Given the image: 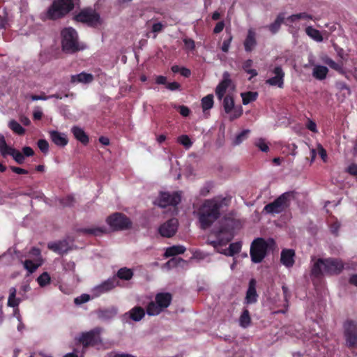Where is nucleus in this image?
<instances>
[{
	"label": "nucleus",
	"instance_id": "1",
	"mask_svg": "<svg viewBox=\"0 0 357 357\" xmlns=\"http://www.w3.org/2000/svg\"><path fill=\"white\" fill-rule=\"evenodd\" d=\"M224 199L213 198L205 200L198 210L199 221L202 229L209 227L220 216Z\"/></svg>",
	"mask_w": 357,
	"mask_h": 357
},
{
	"label": "nucleus",
	"instance_id": "2",
	"mask_svg": "<svg viewBox=\"0 0 357 357\" xmlns=\"http://www.w3.org/2000/svg\"><path fill=\"white\" fill-rule=\"evenodd\" d=\"M233 237L234 234L231 229L223 228L218 232L217 239L215 241L208 240V243L211 245L217 252L225 256H234L241 251L242 245L241 242H236L231 243L228 248H226V245Z\"/></svg>",
	"mask_w": 357,
	"mask_h": 357
},
{
	"label": "nucleus",
	"instance_id": "3",
	"mask_svg": "<svg viewBox=\"0 0 357 357\" xmlns=\"http://www.w3.org/2000/svg\"><path fill=\"white\" fill-rule=\"evenodd\" d=\"M343 268L344 264L339 259H319L312 266V273L315 276L336 275L339 274Z\"/></svg>",
	"mask_w": 357,
	"mask_h": 357
},
{
	"label": "nucleus",
	"instance_id": "4",
	"mask_svg": "<svg viewBox=\"0 0 357 357\" xmlns=\"http://www.w3.org/2000/svg\"><path fill=\"white\" fill-rule=\"evenodd\" d=\"M18 257L29 274L35 272L43 264L41 251L35 247L30 248L24 255L18 256Z\"/></svg>",
	"mask_w": 357,
	"mask_h": 357
},
{
	"label": "nucleus",
	"instance_id": "5",
	"mask_svg": "<svg viewBox=\"0 0 357 357\" xmlns=\"http://www.w3.org/2000/svg\"><path fill=\"white\" fill-rule=\"evenodd\" d=\"M77 0H54L49 8L46 16L50 20L61 18L71 11Z\"/></svg>",
	"mask_w": 357,
	"mask_h": 357
},
{
	"label": "nucleus",
	"instance_id": "6",
	"mask_svg": "<svg viewBox=\"0 0 357 357\" xmlns=\"http://www.w3.org/2000/svg\"><path fill=\"white\" fill-rule=\"evenodd\" d=\"M172 296L169 293H159L156 294L155 301L149 303L146 307V313L149 316L158 315L171 303Z\"/></svg>",
	"mask_w": 357,
	"mask_h": 357
},
{
	"label": "nucleus",
	"instance_id": "7",
	"mask_svg": "<svg viewBox=\"0 0 357 357\" xmlns=\"http://www.w3.org/2000/svg\"><path fill=\"white\" fill-rule=\"evenodd\" d=\"M62 36V48L63 50L68 53H73L82 49L78 43V37L76 31L68 27L64 29L61 32Z\"/></svg>",
	"mask_w": 357,
	"mask_h": 357
},
{
	"label": "nucleus",
	"instance_id": "8",
	"mask_svg": "<svg viewBox=\"0 0 357 357\" xmlns=\"http://www.w3.org/2000/svg\"><path fill=\"white\" fill-rule=\"evenodd\" d=\"M273 243V240L266 241L263 238L255 239L250 247V257L254 263L261 262L266 255L268 247Z\"/></svg>",
	"mask_w": 357,
	"mask_h": 357
},
{
	"label": "nucleus",
	"instance_id": "9",
	"mask_svg": "<svg viewBox=\"0 0 357 357\" xmlns=\"http://www.w3.org/2000/svg\"><path fill=\"white\" fill-rule=\"evenodd\" d=\"M294 197L291 192H285L276 199L273 202L265 206L264 210L267 213H279L285 210Z\"/></svg>",
	"mask_w": 357,
	"mask_h": 357
},
{
	"label": "nucleus",
	"instance_id": "10",
	"mask_svg": "<svg viewBox=\"0 0 357 357\" xmlns=\"http://www.w3.org/2000/svg\"><path fill=\"white\" fill-rule=\"evenodd\" d=\"M75 20L90 26H96L101 24L102 22L99 13L91 8L82 10L75 16Z\"/></svg>",
	"mask_w": 357,
	"mask_h": 357
},
{
	"label": "nucleus",
	"instance_id": "11",
	"mask_svg": "<svg viewBox=\"0 0 357 357\" xmlns=\"http://www.w3.org/2000/svg\"><path fill=\"white\" fill-rule=\"evenodd\" d=\"M107 223L113 230H122L130 227V219L121 213H115L107 218Z\"/></svg>",
	"mask_w": 357,
	"mask_h": 357
},
{
	"label": "nucleus",
	"instance_id": "12",
	"mask_svg": "<svg viewBox=\"0 0 357 357\" xmlns=\"http://www.w3.org/2000/svg\"><path fill=\"white\" fill-rule=\"evenodd\" d=\"M180 202V193L177 192L173 193L162 192L157 199L154 201V204L161 208H165L168 206H176Z\"/></svg>",
	"mask_w": 357,
	"mask_h": 357
},
{
	"label": "nucleus",
	"instance_id": "13",
	"mask_svg": "<svg viewBox=\"0 0 357 357\" xmlns=\"http://www.w3.org/2000/svg\"><path fill=\"white\" fill-rule=\"evenodd\" d=\"M234 89L235 85L231 79L230 74L228 72H224L222 79L215 89V95L218 100H222L227 92L234 91Z\"/></svg>",
	"mask_w": 357,
	"mask_h": 357
},
{
	"label": "nucleus",
	"instance_id": "14",
	"mask_svg": "<svg viewBox=\"0 0 357 357\" xmlns=\"http://www.w3.org/2000/svg\"><path fill=\"white\" fill-rule=\"evenodd\" d=\"M344 337L348 347L357 348V324L354 321L345 323Z\"/></svg>",
	"mask_w": 357,
	"mask_h": 357
},
{
	"label": "nucleus",
	"instance_id": "15",
	"mask_svg": "<svg viewBox=\"0 0 357 357\" xmlns=\"http://www.w3.org/2000/svg\"><path fill=\"white\" fill-rule=\"evenodd\" d=\"M100 328H94L89 332L82 333L78 340L84 347L96 345L101 341L100 337Z\"/></svg>",
	"mask_w": 357,
	"mask_h": 357
},
{
	"label": "nucleus",
	"instance_id": "16",
	"mask_svg": "<svg viewBox=\"0 0 357 357\" xmlns=\"http://www.w3.org/2000/svg\"><path fill=\"white\" fill-rule=\"evenodd\" d=\"M118 285V281L115 278H109L91 289L93 298L98 297L112 290Z\"/></svg>",
	"mask_w": 357,
	"mask_h": 357
},
{
	"label": "nucleus",
	"instance_id": "17",
	"mask_svg": "<svg viewBox=\"0 0 357 357\" xmlns=\"http://www.w3.org/2000/svg\"><path fill=\"white\" fill-rule=\"evenodd\" d=\"M178 225L176 219H170L160 226L158 228L159 234L163 237L170 238L176 234Z\"/></svg>",
	"mask_w": 357,
	"mask_h": 357
},
{
	"label": "nucleus",
	"instance_id": "18",
	"mask_svg": "<svg viewBox=\"0 0 357 357\" xmlns=\"http://www.w3.org/2000/svg\"><path fill=\"white\" fill-rule=\"evenodd\" d=\"M273 74L274 76L268 79L266 83L273 86H278L282 88L284 85V73L280 66H276L273 70Z\"/></svg>",
	"mask_w": 357,
	"mask_h": 357
},
{
	"label": "nucleus",
	"instance_id": "19",
	"mask_svg": "<svg viewBox=\"0 0 357 357\" xmlns=\"http://www.w3.org/2000/svg\"><path fill=\"white\" fill-rule=\"evenodd\" d=\"M256 280L251 279L249 282V287L246 292L245 303L246 304H253L257 301L258 294L256 291Z\"/></svg>",
	"mask_w": 357,
	"mask_h": 357
},
{
	"label": "nucleus",
	"instance_id": "20",
	"mask_svg": "<svg viewBox=\"0 0 357 357\" xmlns=\"http://www.w3.org/2000/svg\"><path fill=\"white\" fill-rule=\"evenodd\" d=\"M47 247L50 250L59 255L66 253L70 248L69 243L68 242L67 240H62L57 242L50 243H48Z\"/></svg>",
	"mask_w": 357,
	"mask_h": 357
},
{
	"label": "nucleus",
	"instance_id": "21",
	"mask_svg": "<svg viewBox=\"0 0 357 357\" xmlns=\"http://www.w3.org/2000/svg\"><path fill=\"white\" fill-rule=\"evenodd\" d=\"M125 318H129L134 321H141L145 316V310L143 307L135 306L124 314Z\"/></svg>",
	"mask_w": 357,
	"mask_h": 357
},
{
	"label": "nucleus",
	"instance_id": "22",
	"mask_svg": "<svg viewBox=\"0 0 357 357\" xmlns=\"http://www.w3.org/2000/svg\"><path fill=\"white\" fill-rule=\"evenodd\" d=\"M295 252L293 250H283L281 252V263L287 268L293 266L294 264Z\"/></svg>",
	"mask_w": 357,
	"mask_h": 357
},
{
	"label": "nucleus",
	"instance_id": "23",
	"mask_svg": "<svg viewBox=\"0 0 357 357\" xmlns=\"http://www.w3.org/2000/svg\"><path fill=\"white\" fill-rule=\"evenodd\" d=\"M50 136L52 141L59 146H65L68 139L65 133L59 132L58 131L52 130L50 132Z\"/></svg>",
	"mask_w": 357,
	"mask_h": 357
},
{
	"label": "nucleus",
	"instance_id": "24",
	"mask_svg": "<svg viewBox=\"0 0 357 357\" xmlns=\"http://www.w3.org/2000/svg\"><path fill=\"white\" fill-rule=\"evenodd\" d=\"M299 20H312L313 17H312V15H311L305 12L300 13L291 15L289 16L288 17H287L285 24L289 26H293V25L296 24V22Z\"/></svg>",
	"mask_w": 357,
	"mask_h": 357
},
{
	"label": "nucleus",
	"instance_id": "25",
	"mask_svg": "<svg viewBox=\"0 0 357 357\" xmlns=\"http://www.w3.org/2000/svg\"><path fill=\"white\" fill-rule=\"evenodd\" d=\"M256 33L252 29H250L248 31L247 37L244 41L245 50L251 52L257 45Z\"/></svg>",
	"mask_w": 357,
	"mask_h": 357
},
{
	"label": "nucleus",
	"instance_id": "26",
	"mask_svg": "<svg viewBox=\"0 0 357 357\" xmlns=\"http://www.w3.org/2000/svg\"><path fill=\"white\" fill-rule=\"evenodd\" d=\"M93 80V75L86 73H81L71 76V82L74 84H89Z\"/></svg>",
	"mask_w": 357,
	"mask_h": 357
},
{
	"label": "nucleus",
	"instance_id": "27",
	"mask_svg": "<svg viewBox=\"0 0 357 357\" xmlns=\"http://www.w3.org/2000/svg\"><path fill=\"white\" fill-rule=\"evenodd\" d=\"M328 73L327 67L321 65H314L312 69V75L319 80L324 79Z\"/></svg>",
	"mask_w": 357,
	"mask_h": 357
},
{
	"label": "nucleus",
	"instance_id": "28",
	"mask_svg": "<svg viewBox=\"0 0 357 357\" xmlns=\"http://www.w3.org/2000/svg\"><path fill=\"white\" fill-rule=\"evenodd\" d=\"M72 132L75 137L84 144H86L89 142V137L84 131L79 127L74 126L72 128Z\"/></svg>",
	"mask_w": 357,
	"mask_h": 357
},
{
	"label": "nucleus",
	"instance_id": "29",
	"mask_svg": "<svg viewBox=\"0 0 357 357\" xmlns=\"http://www.w3.org/2000/svg\"><path fill=\"white\" fill-rule=\"evenodd\" d=\"M16 289L11 287L9 289V296L8 299V306L15 308H18V305L21 302V299L16 297Z\"/></svg>",
	"mask_w": 357,
	"mask_h": 357
},
{
	"label": "nucleus",
	"instance_id": "30",
	"mask_svg": "<svg viewBox=\"0 0 357 357\" xmlns=\"http://www.w3.org/2000/svg\"><path fill=\"white\" fill-rule=\"evenodd\" d=\"M81 231L90 236H100L106 232V229L102 227H90L81 229Z\"/></svg>",
	"mask_w": 357,
	"mask_h": 357
},
{
	"label": "nucleus",
	"instance_id": "31",
	"mask_svg": "<svg viewBox=\"0 0 357 357\" xmlns=\"http://www.w3.org/2000/svg\"><path fill=\"white\" fill-rule=\"evenodd\" d=\"M186 248L183 245H173L166 249L165 257H169L176 255L183 254Z\"/></svg>",
	"mask_w": 357,
	"mask_h": 357
},
{
	"label": "nucleus",
	"instance_id": "32",
	"mask_svg": "<svg viewBox=\"0 0 357 357\" xmlns=\"http://www.w3.org/2000/svg\"><path fill=\"white\" fill-rule=\"evenodd\" d=\"M305 33L310 38H311L316 42L323 41V37L321 32L311 26H308L306 27Z\"/></svg>",
	"mask_w": 357,
	"mask_h": 357
},
{
	"label": "nucleus",
	"instance_id": "33",
	"mask_svg": "<svg viewBox=\"0 0 357 357\" xmlns=\"http://www.w3.org/2000/svg\"><path fill=\"white\" fill-rule=\"evenodd\" d=\"M239 326L243 328H248L251 323V318L248 309H244L238 319Z\"/></svg>",
	"mask_w": 357,
	"mask_h": 357
},
{
	"label": "nucleus",
	"instance_id": "34",
	"mask_svg": "<svg viewBox=\"0 0 357 357\" xmlns=\"http://www.w3.org/2000/svg\"><path fill=\"white\" fill-rule=\"evenodd\" d=\"M133 275V271L126 267L120 268L116 273V276L123 280H130Z\"/></svg>",
	"mask_w": 357,
	"mask_h": 357
},
{
	"label": "nucleus",
	"instance_id": "35",
	"mask_svg": "<svg viewBox=\"0 0 357 357\" xmlns=\"http://www.w3.org/2000/svg\"><path fill=\"white\" fill-rule=\"evenodd\" d=\"M241 96L242 97L243 104L245 105L252 101H255L258 96V93L257 92L248 91L241 93Z\"/></svg>",
	"mask_w": 357,
	"mask_h": 357
},
{
	"label": "nucleus",
	"instance_id": "36",
	"mask_svg": "<svg viewBox=\"0 0 357 357\" xmlns=\"http://www.w3.org/2000/svg\"><path fill=\"white\" fill-rule=\"evenodd\" d=\"M253 61L251 59L246 60L243 64V69L249 75H250V77H249V79H251L252 77L257 75V72L255 69L252 68Z\"/></svg>",
	"mask_w": 357,
	"mask_h": 357
},
{
	"label": "nucleus",
	"instance_id": "37",
	"mask_svg": "<svg viewBox=\"0 0 357 357\" xmlns=\"http://www.w3.org/2000/svg\"><path fill=\"white\" fill-rule=\"evenodd\" d=\"M323 61L327 64L330 68L334 69L341 74H344V71L343 70L342 65L341 63H337L335 62L333 60L328 57H326L323 59Z\"/></svg>",
	"mask_w": 357,
	"mask_h": 357
},
{
	"label": "nucleus",
	"instance_id": "38",
	"mask_svg": "<svg viewBox=\"0 0 357 357\" xmlns=\"http://www.w3.org/2000/svg\"><path fill=\"white\" fill-rule=\"evenodd\" d=\"M36 281L40 287H45L50 284L51 277L47 272H43L37 278Z\"/></svg>",
	"mask_w": 357,
	"mask_h": 357
},
{
	"label": "nucleus",
	"instance_id": "39",
	"mask_svg": "<svg viewBox=\"0 0 357 357\" xmlns=\"http://www.w3.org/2000/svg\"><path fill=\"white\" fill-rule=\"evenodd\" d=\"M284 20V16L283 14H280L275 22L269 25L268 28L269 30L273 33H275L279 29L281 26V24Z\"/></svg>",
	"mask_w": 357,
	"mask_h": 357
},
{
	"label": "nucleus",
	"instance_id": "40",
	"mask_svg": "<svg viewBox=\"0 0 357 357\" xmlns=\"http://www.w3.org/2000/svg\"><path fill=\"white\" fill-rule=\"evenodd\" d=\"M250 132V130L249 129H245L242 130L241 132H239L236 136L235 137L233 144L234 145H239L241 144L245 139H246Z\"/></svg>",
	"mask_w": 357,
	"mask_h": 357
},
{
	"label": "nucleus",
	"instance_id": "41",
	"mask_svg": "<svg viewBox=\"0 0 357 357\" xmlns=\"http://www.w3.org/2000/svg\"><path fill=\"white\" fill-rule=\"evenodd\" d=\"M202 106L204 111L211 109L213 106V96L209 94L202 99Z\"/></svg>",
	"mask_w": 357,
	"mask_h": 357
},
{
	"label": "nucleus",
	"instance_id": "42",
	"mask_svg": "<svg viewBox=\"0 0 357 357\" xmlns=\"http://www.w3.org/2000/svg\"><path fill=\"white\" fill-rule=\"evenodd\" d=\"M235 107L234 100L232 96L230 95H227L223 100V107L225 112H230L231 109H232Z\"/></svg>",
	"mask_w": 357,
	"mask_h": 357
},
{
	"label": "nucleus",
	"instance_id": "43",
	"mask_svg": "<svg viewBox=\"0 0 357 357\" xmlns=\"http://www.w3.org/2000/svg\"><path fill=\"white\" fill-rule=\"evenodd\" d=\"M13 147L7 145L5 137L3 135H0V153L2 156L6 157L8 155V153L10 151Z\"/></svg>",
	"mask_w": 357,
	"mask_h": 357
},
{
	"label": "nucleus",
	"instance_id": "44",
	"mask_svg": "<svg viewBox=\"0 0 357 357\" xmlns=\"http://www.w3.org/2000/svg\"><path fill=\"white\" fill-rule=\"evenodd\" d=\"M8 127L14 132L18 135H22L25 132V130L22 127V126L15 120H11L9 121Z\"/></svg>",
	"mask_w": 357,
	"mask_h": 357
},
{
	"label": "nucleus",
	"instance_id": "45",
	"mask_svg": "<svg viewBox=\"0 0 357 357\" xmlns=\"http://www.w3.org/2000/svg\"><path fill=\"white\" fill-rule=\"evenodd\" d=\"M231 121L239 118L243 114V109L241 106H235L230 112H226Z\"/></svg>",
	"mask_w": 357,
	"mask_h": 357
},
{
	"label": "nucleus",
	"instance_id": "46",
	"mask_svg": "<svg viewBox=\"0 0 357 357\" xmlns=\"http://www.w3.org/2000/svg\"><path fill=\"white\" fill-rule=\"evenodd\" d=\"M9 155L13 156L14 160L19 164H22L24 162V155L20 153L19 151L16 150L14 148H12L10 151L8 153Z\"/></svg>",
	"mask_w": 357,
	"mask_h": 357
},
{
	"label": "nucleus",
	"instance_id": "47",
	"mask_svg": "<svg viewBox=\"0 0 357 357\" xmlns=\"http://www.w3.org/2000/svg\"><path fill=\"white\" fill-rule=\"evenodd\" d=\"M177 142L182 144L187 149L190 148L192 144L191 139L186 135H183L178 137L177 139Z\"/></svg>",
	"mask_w": 357,
	"mask_h": 357
},
{
	"label": "nucleus",
	"instance_id": "48",
	"mask_svg": "<svg viewBox=\"0 0 357 357\" xmlns=\"http://www.w3.org/2000/svg\"><path fill=\"white\" fill-rule=\"evenodd\" d=\"M255 146L263 152H267L269 150V147L266 140L262 138H259L256 140Z\"/></svg>",
	"mask_w": 357,
	"mask_h": 357
},
{
	"label": "nucleus",
	"instance_id": "49",
	"mask_svg": "<svg viewBox=\"0 0 357 357\" xmlns=\"http://www.w3.org/2000/svg\"><path fill=\"white\" fill-rule=\"evenodd\" d=\"M13 316L16 317V319L19 321V324L17 326V330L19 331H21L23 329V328H24V325H23L22 322V317H21V315H20V313L19 308H15L13 310Z\"/></svg>",
	"mask_w": 357,
	"mask_h": 357
},
{
	"label": "nucleus",
	"instance_id": "50",
	"mask_svg": "<svg viewBox=\"0 0 357 357\" xmlns=\"http://www.w3.org/2000/svg\"><path fill=\"white\" fill-rule=\"evenodd\" d=\"M90 300V296L86 294H83L81 296L75 298L74 302L76 305H81L88 302Z\"/></svg>",
	"mask_w": 357,
	"mask_h": 357
},
{
	"label": "nucleus",
	"instance_id": "51",
	"mask_svg": "<svg viewBox=\"0 0 357 357\" xmlns=\"http://www.w3.org/2000/svg\"><path fill=\"white\" fill-rule=\"evenodd\" d=\"M38 146L43 153H46L48 152L49 144L45 139H39Z\"/></svg>",
	"mask_w": 357,
	"mask_h": 357
},
{
	"label": "nucleus",
	"instance_id": "52",
	"mask_svg": "<svg viewBox=\"0 0 357 357\" xmlns=\"http://www.w3.org/2000/svg\"><path fill=\"white\" fill-rule=\"evenodd\" d=\"M114 0H96L94 4L96 9H100L106 6L109 5Z\"/></svg>",
	"mask_w": 357,
	"mask_h": 357
},
{
	"label": "nucleus",
	"instance_id": "53",
	"mask_svg": "<svg viewBox=\"0 0 357 357\" xmlns=\"http://www.w3.org/2000/svg\"><path fill=\"white\" fill-rule=\"evenodd\" d=\"M317 153L321 157V158L326 162L327 160V153L326 150L321 144H318L317 146Z\"/></svg>",
	"mask_w": 357,
	"mask_h": 357
},
{
	"label": "nucleus",
	"instance_id": "54",
	"mask_svg": "<svg viewBox=\"0 0 357 357\" xmlns=\"http://www.w3.org/2000/svg\"><path fill=\"white\" fill-rule=\"evenodd\" d=\"M183 43L185 48L188 50H193L195 47V41L190 38H184Z\"/></svg>",
	"mask_w": 357,
	"mask_h": 357
},
{
	"label": "nucleus",
	"instance_id": "55",
	"mask_svg": "<svg viewBox=\"0 0 357 357\" xmlns=\"http://www.w3.org/2000/svg\"><path fill=\"white\" fill-rule=\"evenodd\" d=\"M306 128L313 132H318L316 123L311 119L307 120Z\"/></svg>",
	"mask_w": 357,
	"mask_h": 357
},
{
	"label": "nucleus",
	"instance_id": "56",
	"mask_svg": "<svg viewBox=\"0 0 357 357\" xmlns=\"http://www.w3.org/2000/svg\"><path fill=\"white\" fill-rule=\"evenodd\" d=\"M231 40L232 37L230 36L227 40H224L222 45L221 47V50L222 52H227L229 51Z\"/></svg>",
	"mask_w": 357,
	"mask_h": 357
},
{
	"label": "nucleus",
	"instance_id": "57",
	"mask_svg": "<svg viewBox=\"0 0 357 357\" xmlns=\"http://www.w3.org/2000/svg\"><path fill=\"white\" fill-rule=\"evenodd\" d=\"M163 25L160 22L155 23L152 26V31L155 33L160 32L162 29Z\"/></svg>",
	"mask_w": 357,
	"mask_h": 357
},
{
	"label": "nucleus",
	"instance_id": "58",
	"mask_svg": "<svg viewBox=\"0 0 357 357\" xmlns=\"http://www.w3.org/2000/svg\"><path fill=\"white\" fill-rule=\"evenodd\" d=\"M33 119L35 120L40 119L43 116L42 110L39 107L35 108V109L33 111Z\"/></svg>",
	"mask_w": 357,
	"mask_h": 357
},
{
	"label": "nucleus",
	"instance_id": "59",
	"mask_svg": "<svg viewBox=\"0 0 357 357\" xmlns=\"http://www.w3.org/2000/svg\"><path fill=\"white\" fill-rule=\"evenodd\" d=\"M224 26H225V23L224 22H219L218 23H217V24L215 25L214 29H213V32L215 33H220L223 29H224Z\"/></svg>",
	"mask_w": 357,
	"mask_h": 357
},
{
	"label": "nucleus",
	"instance_id": "60",
	"mask_svg": "<svg viewBox=\"0 0 357 357\" xmlns=\"http://www.w3.org/2000/svg\"><path fill=\"white\" fill-rule=\"evenodd\" d=\"M348 172L354 176H357V165L354 164L350 165L347 168Z\"/></svg>",
	"mask_w": 357,
	"mask_h": 357
},
{
	"label": "nucleus",
	"instance_id": "61",
	"mask_svg": "<svg viewBox=\"0 0 357 357\" xmlns=\"http://www.w3.org/2000/svg\"><path fill=\"white\" fill-rule=\"evenodd\" d=\"M178 109L180 114L183 116H188L190 114V109L185 106H180Z\"/></svg>",
	"mask_w": 357,
	"mask_h": 357
},
{
	"label": "nucleus",
	"instance_id": "62",
	"mask_svg": "<svg viewBox=\"0 0 357 357\" xmlns=\"http://www.w3.org/2000/svg\"><path fill=\"white\" fill-rule=\"evenodd\" d=\"M179 86H180L179 84L176 82L168 83V84H167V86H166L167 89H168L169 90H171V91L176 90L179 88Z\"/></svg>",
	"mask_w": 357,
	"mask_h": 357
},
{
	"label": "nucleus",
	"instance_id": "63",
	"mask_svg": "<svg viewBox=\"0 0 357 357\" xmlns=\"http://www.w3.org/2000/svg\"><path fill=\"white\" fill-rule=\"evenodd\" d=\"M155 82L158 84H167V77L162 75H158L155 77Z\"/></svg>",
	"mask_w": 357,
	"mask_h": 357
},
{
	"label": "nucleus",
	"instance_id": "64",
	"mask_svg": "<svg viewBox=\"0 0 357 357\" xmlns=\"http://www.w3.org/2000/svg\"><path fill=\"white\" fill-rule=\"evenodd\" d=\"M23 151V155L26 156H31L33 155V149L29 146H25L22 149Z\"/></svg>",
	"mask_w": 357,
	"mask_h": 357
}]
</instances>
